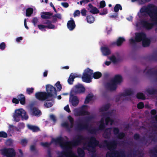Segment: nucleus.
I'll return each instance as SVG.
<instances>
[{
    "label": "nucleus",
    "mask_w": 157,
    "mask_h": 157,
    "mask_svg": "<svg viewBox=\"0 0 157 157\" xmlns=\"http://www.w3.org/2000/svg\"><path fill=\"white\" fill-rule=\"evenodd\" d=\"M103 144L104 147H106L109 150L111 151L107 152L106 157H125L124 151L115 150L119 144L117 140L108 141L107 140H104Z\"/></svg>",
    "instance_id": "1"
},
{
    "label": "nucleus",
    "mask_w": 157,
    "mask_h": 157,
    "mask_svg": "<svg viewBox=\"0 0 157 157\" xmlns=\"http://www.w3.org/2000/svg\"><path fill=\"white\" fill-rule=\"evenodd\" d=\"M87 139L89 141L86 144H84V149L79 147L77 149V153L80 157H84L85 153L84 150H87L89 151H95V148L96 147L98 146L99 147H101L99 145V141L97 140L95 137L91 136L87 138Z\"/></svg>",
    "instance_id": "2"
},
{
    "label": "nucleus",
    "mask_w": 157,
    "mask_h": 157,
    "mask_svg": "<svg viewBox=\"0 0 157 157\" xmlns=\"http://www.w3.org/2000/svg\"><path fill=\"white\" fill-rule=\"evenodd\" d=\"M46 92H38L35 94L36 98L38 100L44 101L51 98H56L57 91L55 87L48 84L46 86Z\"/></svg>",
    "instance_id": "3"
},
{
    "label": "nucleus",
    "mask_w": 157,
    "mask_h": 157,
    "mask_svg": "<svg viewBox=\"0 0 157 157\" xmlns=\"http://www.w3.org/2000/svg\"><path fill=\"white\" fill-rule=\"evenodd\" d=\"M140 12L141 13H146L151 21L157 24V6L152 4H150L147 7H142Z\"/></svg>",
    "instance_id": "4"
},
{
    "label": "nucleus",
    "mask_w": 157,
    "mask_h": 157,
    "mask_svg": "<svg viewBox=\"0 0 157 157\" xmlns=\"http://www.w3.org/2000/svg\"><path fill=\"white\" fill-rule=\"evenodd\" d=\"M93 75V77L94 79H97L100 78L102 76L101 73L99 72H96L93 73V71L87 68L83 73L82 78V81L86 83H90L91 82V76Z\"/></svg>",
    "instance_id": "5"
},
{
    "label": "nucleus",
    "mask_w": 157,
    "mask_h": 157,
    "mask_svg": "<svg viewBox=\"0 0 157 157\" xmlns=\"http://www.w3.org/2000/svg\"><path fill=\"white\" fill-rule=\"evenodd\" d=\"M76 130L78 131L81 132L84 130H86L91 134H96L98 131V129L89 126V124L84 122L83 123H78L76 127Z\"/></svg>",
    "instance_id": "6"
},
{
    "label": "nucleus",
    "mask_w": 157,
    "mask_h": 157,
    "mask_svg": "<svg viewBox=\"0 0 157 157\" xmlns=\"http://www.w3.org/2000/svg\"><path fill=\"white\" fill-rule=\"evenodd\" d=\"M14 120L16 122H18L21 118L22 120H27L29 118L26 112L22 109H16L13 116Z\"/></svg>",
    "instance_id": "7"
},
{
    "label": "nucleus",
    "mask_w": 157,
    "mask_h": 157,
    "mask_svg": "<svg viewBox=\"0 0 157 157\" xmlns=\"http://www.w3.org/2000/svg\"><path fill=\"white\" fill-rule=\"evenodd\" d=\"M2 154L6 157H15L16 152L13 148H5L2 150Z\"/></svg>",
    "instance_id": "8"
},
{
    "label": "nucleus",
    "mask_w": 157,
    "mask_h": 157,
    "mask_svg": "<svg viewBox=\"0 0 157 157\" xmlns=\"http://www.w3.org/2000/svg\"><path fill=\"white\" fill-rule=\"evenodd\" d=\"M87 106L86 105H82L80 109H76L75 110V114L76 116H79L85 115H88L89 113L85 110V108Z\"/></svg>",
    "instance_id": "9"
},
{
    "label": "nucleus",
    "mask_w": 157,
    "mask_h": 157,
    "mask_svg": "<svg viewBox=\"0 0 157 157\" xmlns=\"http://www.w3.org/2000/svg\"><path fill=\"white\" fill-rule=\"evenodd\" d=\"M85 90V88L83 86L81 85H78L75 86V88L71 90V93L76 94L84 93Z\"/></svg>",
    "instance_id": "10"
},
{
    "label": "nucleus",
    "mask_w": 157,
    "mask_h": 157,
    "mask_svg": "<svg viewBox=\"0 0 157 157\" xmlns=\"http://www.w3.org/2000/svg\"><path fill=\"white\" fill-rule=\"evenodd\" d=\"M74 94L70 93L69 101L74 107L76 106L79 103V100L77 97L74 95Z\"/></svg>",
    "instance_id": "11"
},
{
    "label": "nucleus",
    "mask_w": 157,
    "mask_h": 157,
    "mask_svg": "<svg viewBox=\"0 0 157 157\" xmlns=\"http://www.w3.org/2000/svg\"><path fill=\"white\" fill-rule=\"evenodd\" d=\"M136 40L137 42H140L144 39L146 37V35L144 33H135Z\"/></svg>",
    "instance_id": "12"
},
{
    "label": "nucleus",
    "mask_w": 157,
    "mask_h": 157,
    "mask_svg": "<svg viewBox=\"0 0 157 157\" xmlns=\"http://www.w3.org/2000/svg\"><path fill=\"white\" fill-rule=\"evenodd\" d=\"M30 109L33 116L39 117L42 114L41 111L38 108L33 107L32 105L30 106Z\"/></svg>",
    "instance_id": "13"
},
{
    "label": "nucleus",
    "mask_w": 157,
    "mask_h": 157,
    "mask_svg": "<svg viewBox=\"0 0 157 157\" xmlns=\"http://www.w3.org/2000/svg\"><path fill=\"white\" fill-rule=\"evenodd\" d=\"M141 23L143 27L147 30L151 29L154 25L153 23H149L147 21L144 20H142Z\"/></svg>",
    "instance_id": "14"
},
{
    "label": "nucleus",
    "mask_w": 157,
    "mask_h": 157,
    "mask_svg": "<svg viewBox=\"0 0 157 157\" xmlns=\"http://www.w3.org/2000/svg\"><path fill=\"white\" fill-rule=\"evenodd\" d=\"M71 20L68 21L67 24V26L68 29L70 31L73 30L76 26L74 21L72 18H71Z\"/></svg>",
    "instance_id": "15"
},
{
    "label": "nucleus",
    "mask_w": 157,
    "mask_h": 157,
    "mask_svg": "<svg viewBox=\"0 0 157 157\" xmlns=\"http://www.w3.org/2000/svg\"><path fill=\"white\" fill-rule=\"evenodd\" d=\"M89 8L88 10L90 12L93 14H95L99 13V10L96 7L94 6L91 4L90 3L88 5Z\"/></svg>",
    "instance_id": "16"
},
{
    "label": "nucleus",
    "mask_w": 157,
    "mask_h": 157,
    "mask_svg": "<svg viewBox=\"0 0 157 157\" xmlns=\"http://www.w3.org/2000/svg\"><path fill=\"white\" fill-rule=\"evenodd\" d=\"M106 86L108 90L112 91L115 90L117 88V84L113 82L112 80L111 82L107 83Z\"/></svg>",
    "instance_id": "17"
},
{
    "label": "nucleus",
    "mask_w": 157,
    "mask_h": 157,
    "mask_svg": "<svg viewBox=\"0 0 157 157\" xmlns=\"http://www.w3.org/2000/svg\"><path fill=\"white\" fill-rule=\"evenodd\" d=\"M146 73L150 75H153L156 77L155 81L157 82V69L154 70L153 68H150L148 70Z\"/></svg>",
    "instance_id": "18"
},
{
    "label": "nucleus",
    "mask_w": 157,
    "mask_h": 157,
    "mask_svg": "<svg viewBox=\"0 0 157 157\" xmlns=\"http://www.w3.org/2000/svg\"><path fill=\"white\" fill-rule=\"evenodd\" d=\"M129 155L131 156L133 155V156L135 157L137 155H138V157H144V154H142L141 152L138 149L136 150H131Z\"/></svg>",
    "instance_id": "19"
},
{
    "label": "nucleus",
    "mask_w": 157,
    "mask_h": 157,
    "mask_svg": "<svg viewBox=\"0 0 157 157\" xmlns=\"http://www.w3.org/2000/svg\"><path fill=\"white\" fill-rule=\"evenodd\" d=\"M112 80L117 85L119 84L122 81V77L119 75H116L115 76L114 78Z\"/></svg>",
    "instance_id": "20"
},
{
    "label": "nucleus",
    "mask_w": 157,
    "mask_h": 157,
    "mask_svg": "<svg viewBox=\"0 0 157 157\" xmlns=\"http://www.w3.org/2000/svg\"><path fill=\"white\" fill-rule=\"evenodd\" d=\"M101 50L103 55L104 56H107L111 54V51L108 47H102L101 48Z\"/></svg>",
    "instance_id": "21"
},
{
    "label": "nucleus",
    "mask_w": 157,
    "mask_h": 157,
    "mask_svg": "<svg viewBox=\"0 0 157 157\" xmlns=\"http://www.w3.org/2000/svg\"><path fill=\"white\" fill-rule=\"evenodd\" d=\"M44 104V106L46 108H48L51 107L53 105L54 99L52 98L50 99H47Z\"/></svg>",
    "instance_id": "22"
},
{
    "label": "nucleus",
    "mask_w": 157,
    "mask_h": 157,
    "mask_svg": "<svg viewBox=\"0 0 157 157\" xmlns=\"http://www.w3.org/2000/svg\"><path fill=\"white\" fill-rule=\"evenodd\" d=\"M134 94V91L130 89L125 90L124 92L120 94V96L126 97L127 96L132 95Z\"/></svg>",
    "instance_id": "23"
},
{
    "label": "nucleus",
    "mask_w": 157,
    "mask_h": 157,
    "mask_svg": "<svg viewBox=\"0 0 157 157\" xmlns=\"http://www.w3.org/2000/svg\"><path fill=\"white\" fill-rule=\"evenodd\" d=\"M41 17L43 19H49L51 16L53 15V13L49 12H44L41 13Z\"/></svg>",
    "instance_id": "24"
},
{
    "label": "nucleus",
    "mask_w": 157,
    "mask_h": 157,
    "mask_svg": "<svg viewBox=\"0 0 157 157\" xmlns=\"http://www.w3.org/2000/svg\"><path fill=\"white\" fill-rule=\"evenodd\" d=\"M111 114L112 113L110 112L104 113L103 114V116L105 117V124L106 125H108L109 122H110V117L109 116L111 115Z\"/></svg>",
    "instance_id": "25"
},
{
    "label": "nucleus",
    "mask_w": 157,
    "mask_h": 157,
    "mask_svg": "<svg viewBox=\"0 0 157 157\" xmlns=\"http://www.w3.org/2000/svg\"><path fill=\"white\" fill-rule=\"evenodd\" d=\"M112 128H107L105 130L103 134L104 137L105 138L109 139L110 138L111 135Z\"/></svg>",
    "instance_id": "26"
},
{
    "label": "nucleus",
    "mask_w": 157,
    "mask_h": 157,
    "mask_svg": "<svg viewBox=\"0 0 157 157\" xmlns=\"http://www.w3.org/2000/svg\"><path fill=\"white\" fill-rule=\"evenodd\" d=\"M77 77H78L77 74L74 75L72 73H71L67 80L68 84L70 85L72 84L73 82L74 81V79Z\"/></svg>",
    "instance_id": "27"
},
{
    "label": "nucleus",
    "mask_w": 157,
    "mask_h": 157,
    "mask_svg": "<svg viewBox=\"0 0 157 157\" xmlns=\"http://www.w3.org/2000/svg\"><path fill=\"white\" fill-rule=\"evenodd\" d=\"M17 98L18 99L19 101L22 105H24L25 104V96L22 94H20L17 96Z\"/></svg>",
    "instance_id": "28"
},
{
    "label": "nucleus",
    "mask_w": 157,
    "mask_h": 157,
    "mask_svg": "<svg viewBox=\"0 0 157 157\" xmlns=\"http://www.w3.org/2000/svg\"><path fill=\"white\" fill-rule=\"evenodd\" d=\"M142 44L143 46L146 47L149 46L151 44V40L150 39L147 38L146 37L142 41Z\"/></svg>",
    "instance_id": "29"
},
{
    "label": "nucleus",
    "mask_w": 157,
    "mask_h": 157,
    "mask_svg": "<svg viewBox=\"0 0 157 157\" xmlns=\"http://www.w3.org/2000/svg\"><path fill=\"white\" fill-rule=\"evenodd\" d=\"M149 153L153 157H157V146L149 150Z\"/></svg>",
    "instance_id": "30"
},
{
    "label": "nucleus",
    "mask_w": 157,
    "mask_h": 157,
    "mask_svg": "<svg viewBox=\"0 0 157 157\" xmlns=\"http://www.w3.org/2000/svg\"><path fill=\"white\" fill-rule=\"evenodd\" d=\"M150 61H157V51H155L153 54L148 57Z\"/></svg>",
    "instance_id": "31"
},
{
    "label": "nucleus",
    "mask_w": 157,
    "mask_h": 157,
    "mask_svg": "<svg viewBox=\"0 0 157 157\" xmlns=\"http://www.w3.org/2000/svg\"><path fill=\"white\" fill-rule=\"evenodd\" d=\"M146 92L147 94L150 95L156 94H157V89L147 88L146 90Z\"/></svg>",
    "instance_id": "32"
},
{
    "label": "nucleus",
    "mask_w": 157,
    "mask_h": 157,
    "mask_svg": "<svg viewBox=\"0 0 157 157\" xmlns=\"http://www.w3.org/2000/svg\"><path fill=\"white\" fill-rule=\"evenodd\" d=\"M27 126L29 129L32 131L34 132H37L40 130L39 128L37 126L28 124Z\"/></svg>",
    "instance_id": "33"
},
{
    "label": "nucleus",
    "mask_w": 157,
    "mask_h": 157,
    "mask_svg": "<svg viewBox=\"0 0 157 157\" xmlns=\"http://www.w3.org/2000/svg\"><path fill=\"white\" fill-rule=\"evenodd\" d=\"M125 40V39L124 38L119 37L116 41V44L118 46H120Z\"/></svg>",
    "instance_id": "34"
},
{
    "label": "nucleus",
    "mask_w": 157,
    "mask_h": 157,
    "mask_svg": "<svg viewBox=\"0 0 157 157\" xmlns=\"http://www.w3.org/2000/svg\"><path fill=\"white\" fill-rule=\"evenodd\" d=\"M86 20L88 23L91 24L94 21V17L91 15H87L86 17Z\"/></svg>",
    "instance_id": "35"
},
{
    "label": "nucleus",
    "mask_w": 157,
    "mask_h": 157,
    "mask_svg": "<svg viewBox=\"0 0 157 157\" xmlns=\"http://www.w3.org/2000/svg\"><path fill=\"white\" fill-rule=\"evenodd\" d=\"M140 141L145 145H147V144H150L151 143V142L149 141V140L146 139L145 136H143L140 140Z\"/></svg>",
    "instance_id": "36"
},
{
    "label": "nucleus",
    "mask_w": 157,
    "mask_h": 157,
    "mask_svg": "<svg viewBox=\"0 0 157 157\" xmlns=\"http://www.w3.org/2000/svg\"><path fill=\"white\" fill-rule=\"evenodd\" d=\"M110 105L109 104H107L101 107L100 109V112H104L107 111L110 108Z\"/></svg>",
    "instance_id": "37"
},
{
    "label": "nucleus",
    "mask_w": 157,
    "mask_h": 157,
    "mask_svg": "<svg viewBox=\"0 0 157 157\" xmlns=\"http://www.w3.org/2000/svg\"><path fill=\"white\" fill-rule=\"evenodd\" d=\"M33 9L31 8H27L26 10V16L27 17H29L33 13Z\"/></svg>",
    "instance_id": "38"
},
{
    "label": "nucleus",
    "mask_w": 157,
    "mask_h": 157,
    "mask_svg": "<svg viewBox=\"0 0 157 157\" xmlns=\"http://www.w3.org/2000/svg\"><path fill=\"white\" fill-rule=\"evenodd\" d=\"M93 97V95L90 94H88L86 97L85 99L84 103L85 104H87L91 101Z\"/></svg>",
    "instance_id": "39"
},
{
    "label": "nucleus",
    "mask_w": 157,
    "mask_h": 157,
    "mask_svg": "<svg viewBox=\"0 0 157 157\" xmlns=\"http://www.w3.org/2000/svg\"><path fill=\"white\" fill-rule=\"evenodd\" d=\"M136 97L138 99L145 100V97L144 95L142 93H139L136 94Z\"/></svg>",
    "instance_id": "40"
},
{
    "label": "nucleus",
    "mask_w": 157,
    "mask_h": 157,
    "mask_svg": "<svg viewBox=\"0 0 157 157\" xmlns=\"http://www.w3.org/2000/svg\"><path fill=\"white\" fill-rule=\"evenodd\" d=\"M122 9V7L120 4H117L114 7V11L116 12H117L119 11V10H121Z\"/></svg>",
    "instance_id": "41"
},
{
    "label": "nucleus",
    "mask_w": 157,
    "mask_h": 157,
    "mask_svg": "<svg viewBox=\"0 0 157 157\" xmlns=\"http://www.w3.org/2000/svg\"><path fill=\"white\" fill-rule=\"evenodd\" d=\"M68 119L71 123L70 128H72L73 127L74 123L73 118L70 115L68 117Z\"/></svg>",
    "instance_id": "42"
},
{
    "label": "nucleus",
    "mask_w": 157,
    "mask_h": 157,
    "mask_svg": "<svg viewBox=\"0 0 157 157\" xmlns=\"http://www.w3.org/2000/svg\"><path fill=\"white\" fill-rule=\"evenodd\" d=\"M110 60L114 63H116L118 62V59H117L114 55H112L110 58Z\"/></svg>",
    "instance_id": "43"
},
{
    "label": "nucleus",
    "mask_w": 157,
    "mask_h": 157,
    "mask_svg": "<svg viewBox=\"0 0 157 157\" xmlns=\"http://www.w3.org/2000/svg\"><path fill=\"white\" fill-rule=\"evenodd\" d=\"M148 138L151 139V141L154 142L157 141V137L155 136H154L153 135H149L148 136Z\"/></svg>",
    "instance_id": "44"
},
{
    "label": "nucleus",
    "mask_w": 157,
    "mask_h": 157,
    "mask_svg": "<svg viewBox=\"0 0 157 157\" xmlns=\"http://www.w3.org/2000/svg\"><path fill=\"white\" fill-rule=\"evenodd\" d=\"M94 118V117L92 116H89L86 117L84 121V122L87 124H89L90 121Z\"/></svg>",
    "instance_id": "45"
},
{
    "label": "nucleus",
    "mask_w": 157,
    "mask_h": 157,
    "mask_svg": "<svg viewBox=\"0 0 157 157\" xmlns=\"http://www.w3.org/2000/svg\"><path fill=\"white\" fill-rule=\"evenodd\" d=\"M34 90L33 88H28L26 89V92L27 94L30 95L33 93Z\"/></svg>",
    "instance_id": "46"
},
{
    "label": "nucleus",
    "mask_w": 157,
    "mask_h": 157,
    "mask_svg": "<svg viewBox=\"0 0 157 157\" xmlns=\"http://www.w3.org/2000/svg\"><path fill=\"white\" fill-rule=\"evenodd\" d=\"M28 143V140L26 139H22L21 140L20 144L23 147L25 146Z\"/></svg>",
    "instance_id": "47"
},
{
    "label": "nucleus",
    "mask_w": 157,
    "mask_h": 157,
    "mask_svg": "<svg viewBox=\"0 0 157 157\" xmlns=\"http://www.w3.org/2000/svg\"><path fill=\"white\" fill-rule=\"evenodd\" d=\"M62 126L66 128L69 131H70L71 128H70V126L69 127L68 124L67 122H64L62 124Z\"/></svg>",
    "instance_id": "48"
},
{
    "label": "nucleus",
    "mask_w": 157,
    "mask_h": 157,
    "mask_svg": "<svg viewBox=\"0 0 157 157\" xmlns=\"http://www.w3.org/2000/svg\"><path fill=\"white\" fill-rule=\"evenodd\" d=\"M125 136V134L123 132L119 133L117 135V138L118 139H123Z\"/></svg>",
    "instance_id": "49"
},
{
    "label": "nucleus",
    "mask_w": 157,
    "mask_h": 157,
    "mask_svg": "<svg viewBox=\"0 0 157 157\" xmlns=\"http://www.w3.org/2000/svg\"><path fill=\"white\" fill-rule=\"evenodd\" d=\"M99 4V6L98 7L99 8H102L105 6V2L104 0L101 1Z\"/></svg>",
    "instance_id": "50"
},
{
    "label": "nucleus",
    "mask_w": 157,
    "mask_h": 157,
    "mask_svg": "<svg viewBox=\"0 0 157 157\" xmlns=\"http://www.w3.org/2000/svg\"><path fill=\"white\" fill-rule=\"evenodd\" d=\"M56 86L58 91H60L62 89V86L60 84V82L58 81L56 84Z\"/></svg>",
    "instance_id": "51"
},
{
    "label": "nucleus",
    "mask_w": 157,
    "mask_h": 157,
    "mask_svg": "<svg viewBox=\"0 0 157 157\" xmlns=\"http://www.w3.org/2000/svg\"><path fill=\"white\" fill-rule=\"evenodd\" d=\"M113 132L114 135H117L120 132L119 129L117 127H113Z\"/></svg>",
    "instance_id": "52"
},
{
    "label": "nucleus",
    "mask_w": 157,
    "mask_h": 157,
    "mask_svg": "<svg viewBox=\"0 0 157 157\" xmlns=\"http://www.w3.org/2000/svg\"><path fill=\"white\" fill-rule=\"evenodd\" d=\"M38 27L39 29L42 31H46V30L45 29V28H46V25H38Z\"/></svg>",
    "instance_id": "53"
},
{
    "label": "nucleus",
    "mask_w": 157,
    "mask_h": 157,
    "mask_svg": "<svg viewBox=\"0 0 157 157\" xmlns=\"http://www.w3.org/2000/svg\"><path fill=\"white\" fill-rule=\"evenodd\" d=\"M144 104L142 102H139L137 105V107L139 109H141L144 107Z\"/></svg>",
    "instance_id": "54"
},
{
    "label": "nucleus",
    "mask_w": 157,
    "mask_h": 157,
    "mask_svg": "<svg viewBox=\"0 0 157 157\" xmlns=\"http://www.w3.org/2000/svg\"><path fill=\"white\" fill-rule=\"evenodd\" d=\"M105 124H100L98 128V131L99 130H104L105 128Z\"/></svg>",
    "instance_id": "55"
},
{
    "label": "nucleus",
    "mask_w": 157,
    "mask_h": 157,
    "mask_svg": "<svg viewBox=\"0 0 157 157\" xmlns=\"http://www.w3.org/2000/svg\"><path fill=\"white\" fill-rule=\"evenodd\" d=\"M99 13V15H101L106 14L108 13L107 9L106 8H104L103 9L102 12Z\"/></svg>",
    "instance_id": "56"
},
{
    "label": "nucleus",
    "mask_w": 157,
    "mask_h": 157,
    "mask_svg": "<svg viewBox=\"0 0 157 157\" xmlns=\"http://www.w3.org/2000/svg\"><path fill=\"white\" fill-rule=\"evenodd\" d=\"M86 10L85 9L83 8L81 10V13L82 15L83 16H86Z\"/></svg>",
    "instance_id": "57"
},
{
    "label": "nucleus",
    "mask_w": 157,
    "mask_h": 157,
    "mask_svg": "<svg viewBox=\"0 0 157 157\" xmlns=\"http://www.w3.org/2000/svg\"><path fill=\"white\" fill-rule=\"evenodd\" d=\"M38 19L36 17H34L33 19V20L32 21V22L33 23L34 26H36V24L38 22Z\"/></svg>",
    "instance_id": "58"
},
{
    "label": "nucleus",
    "mask_w": 157,
    "mask_h": 157,
    "mask_svg": "<svg viewBox=\"0 0 157 157\" xmlns=\"http://www.w3.org/2000/svg\"><path fill=\"white\" fill-rule=\"evenodd\" d=\"M50 144H49L47 142H45V143L41 142L40 143V145L44 147H49Z\"/></svg>",
    "instance_id": "59"
},
{
    "label": "nucleus",
    "mask_w": 157,
    "mask_h": 157,
    "mask_svg": "<svg viewBox=\"0 0 157 157\" xmlns=\"http://www.w3.org/2000/svg\"><path fill=\"white\" fill-rule=\"evenodd\" d=\"M6 47V44L4 42H2L0 44V49L2 50H4Z\"/></svg>",
    "instance_id": "60"
},
{
    "label": "nucleus",
    "mask_w": 157,
    "mask_h": 157,
    "mask_svg": "<svg viewBox=\"0 0 157 157\" xmlns=\"http://www.w3.org/2000/svg\"><path fill=\"white\" fill-rule=\"evenodd\" d=\"M7 137V135L6 133L3 131L1 132L0 133V137L6 138Z\"/></svg>",
    "instance_id": "61"
},
{
    "label": "nucleus",
    "mask_w": 157,
    "mask_h": 157,
    "mask_svg": "<svg viewBox=\"0 0 157 157\" xmlns=\"http://www.w3.org/2000/svg\"><path fill=\"white\" fill-rule=\"evenodd\" d=\"M140 136L138 133H135L133 136V138L136 140H140Z\"/></svg>",
    "instance_id": "62"
},
{
    "label": "nucleus",
    "mask_w": 157,
    "mask_h": 157,
    "mask_svg": "<svg viewBox=\"0 0 157 157\" xmlns=\"http://www.w3.org/2000/svg\"><path fill=\"white\" fill-rule=\"evenodd\" d=\"M46 28L48 29H54L55 28V26L52 24V23H51L49 25H46Z\"/></svg>",
    "instance_id": "63"
},
{
    "label": "nucleus",
    "mask_w": 157,
    "mask_h": 157,
    "mask_svg": "<svg viewBox=\"0 0 157 157\" xmlns=\"http://www.w3.org/2000/svg\"><path fill=\"white\" fill-rule=\"evenodd\" d=\"M80 12L78 10H76L74 12L73 15L74 17H75L76 16H78L80 15Z\"/></svg>",
    "instance_id": "64"
}]
</instances>
